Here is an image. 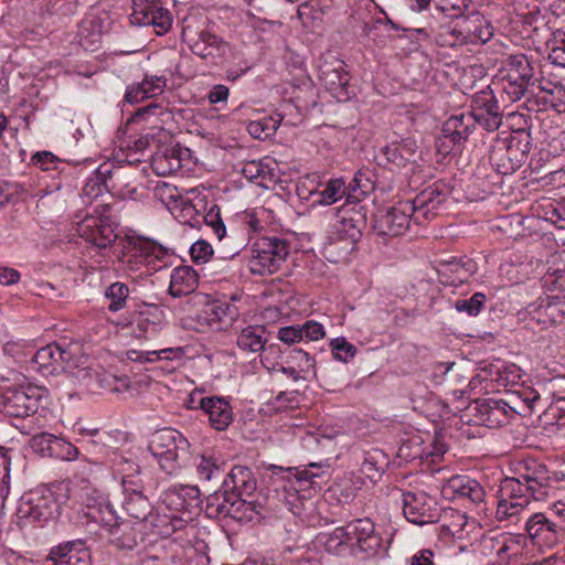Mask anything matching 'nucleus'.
<instances>
[{"label":"nucleus","instance_id":"nucleus-14","mask_svg":"<svg viewBox=\"0 0 565 565\" xmlns=\"http://www.w3.org/2000/svg\"><path fill=\"white\" fill-rule=\"evenodd\" d=\"M530 151L529 136L522 141L519 137H511L507 145L493 147L490 152V162L500 174H511L525 160Z\"/></svg>","mask_w":565,"mask_h":565},{"label":"nucleus","instance_id":"nucleus-53","mask_svg":"<svg viewBox=\"0 0 565 565\" xmlns=\"http://www.w3.org/2000/svg\"><path fill=\"white\" fill-rule=\"evenodd\" d=\"M333 359L343 363L350 362L356 354L358 349L344 337H339L330 342Z\"/></svg>","mask_w":565,"mask_h":565},{"label":"nucleus","instance_id":"nucleus-38","mask_svg":"<svg viewBox=\"0 0 565 565\" xmlns=\"http://www.w3.org/2000/svg\"><path fill=\"white\" fill-rule=\"evenodd\" d=\"M465 18L467 31H469V44H484L492 39L494 29L480 12L473 11Z\"/></svg>","mask_w":565,"mask_h":565},{"label":"nucleus","instance_id":"nucleus-16","mask_svg":"<svg viewBox=\"0 0 565 565\" xmlns=\"http://www.w3.org/2000/svg\"><path fill=\"white\" fill-rule=\"evenodd\" d=\"M470 108L468 116H471L475 124H479L486 130L494 131L501 126L502 116L498 100L490 88L476 93Z\"/></svg>","mask_w":565,"mask_h":565},{"label":"nucleus","instance_id":"nucleus-63","mask_svg":"<svg viewBox=\"0 0 565 565\" xmlns=\"http://www.w3.org/2000/svg\"><path fill=\"white\" fill-rule=\"evenodd\" d=\"M289 359L297 364L301 373H309L315 370L313 358L303 350H292L289 352Z\"/></svg>","mask_w":565,"mask_h":565},{"label":"nucleus","instance_id":"nucleus-44","mask_svg":"<svg viewBox=\"0 0 565 565\" xmlns=\"http://www.w3.org/2000/svg\"><path fill=\"white\" fill-rule=\"evenodd\" d=\"M131 21L140 25H154L160 28L162 32H167L171 28L172 18L171 13L164 7L131 15Z\"/></svg>","mask_w":565,"mask_h":565},{"label":"nucleus","instance_id":"nucleus-21","mask_svg":"<svg viewBox=\"0 0 565 565\" xmlns=\"http://www.w3.org/2000/svg\"><path fill=\"white\" fill-rule=\"evenodd\" d=\"M482 424L489 428L505 426L520 411L504 399L488 398L477 405Z\"/></svg>","mask_w":565,"mask_h":565},{"label":"nucleus","instance_id":"nucleus-24","mask_svg":"<svg viewBox=\"0 0 565 565\" xmlns=\"http://www.w3.org/2000/svg\"><path fill=\"white\" fill-rule=\"evenodd\" d=\"M199 494L196 487L174 486L162 493L161 501L171 513L193 512L199 508Z\"/></svg>","mask_w":565,"mask_h":565},{"label":"nucleus","instance_id":"nucleus-35","mask_svg":"<svg viewBox=\"0 0 565 565\" xmlns=\"http://www.w3.org/2000/svg\"><path fill=\"white\" fill-rule=\"evenodd\" d=\"M546 46L548 53L545 62L539 65V74L543 81L551 75V67L565 68V32L555 33L553 39L546 42Z\"/></svg>","mask_w":565,"mask_h":565},{"label":"nucleus","instance_id":"nucleus-64","mask_svg":"<svg viewBox=\"0 0 565 565\" xmlns=\"http://www.w3.org/2000/svg\"><path fill=\"white\" fill-rule=\"evenodd\" d=\"M519 552V541L515 537H500V545L498 546V559L500 562L508 561L512 555Z\"/></svg>","mask_w":565,"mask_h":565},{"label":"nucleus","instance_id":"nucleus-57","mask_svg":"<svg viewBox=\"0 0 565 565\" xmlns=\"http://www.w3.org/2000/svg\"><path fill=\"white\" fill-rule=\"evenodd\" d=\"M452 522L449 524H443L440 527V534L443 536H451L454 539L462 540L463 532L468 525L467 518L465 514L459 512H452Z\"/></svg>","mask_w":565,"mask_h":565},{"label":"nucleus","instance_id":"nucleus-23","mask_svg":"<svg viewBox=\"0 0 565 565\" xmlns=\"http://www.w3.org/2000/svg\"><path fill=\"white\" fill-rule=\"evenodd\" d=\"M121 177H124L122 169H111L109 162H105L97 168L95 175L86 181L82 194L90 203L94 199L102 195L105 190L115 189L119 185Z\"/></svg>","mask_w":565,"mask_h":565},{"label":"nucleus","instance_id":"nucleus-33","mask_svg":"<svg viewBox=\"0 0 565 565\" xmlns=\"http://www.w3.org/2000/svg\"><path fill=\"white\" fill-rule=\"evenodd\" d=\"M477 270V264L467 257H451L439 264L438 275L449 285H459L467 281Z\"/></svg>","mask_w":565,"mask_h":565},{"label":"nucleus","instance_id":"nucleus-12","mask_svg":"<svg viewBox=\"0 0 565 565\" xmlns=\"http://www.w3.org/2000/svg\"><path fill=\"white\" fill-rule=\"evenodd\" d=\"M81 498L78 518L83 520V523H96L102 527L116 524V511L104 493L86 487Z\"/></svg>","mask_w":565,"mask_h":565},{"label":"nucleus","instance_id":"nucleus-8","mask_svg":"<svg viewBox=\"0 0 565 565\" xmlns=\"http://www.w3.org/2000/svg\"><path fill=\"white\" fill-rule=\"evenodd\" d=\"M402 503L406 520L416 525L435 523L440 516L436 498L424 490L402 492Z\"/></svg>","mask_w":565,"mask_h":565},{"label":"nucleus","instance_id":"nucleus-56","mask_svg":"<svg viewBox=\"0 0 565 565\" xmlns=\"http://www.w3.org/2000/svg\"><path fill=\"white\" fill-rule=\"evenodd\" d=\"M284 351L278 343L265 344L262 349V363L267 370H276L282 360Z\"/></svg>","mask_w":565,"mask_h":565},{"label":"nucleus","instance_id":"nucleus-17","mask_svg":"<svg viewBox=\"0 0 565 565\" xmlns=\"http://www.w3.org/2000/svg\"><path fill=\"white\" fill-rule=\"evenodd\" d=\"M345 68V63L331 54L323 56L319 64V79L338 98L348 95L350 75Z\"/></svg>","mask_w":565,"mask_h":565},{"label":"nucleus","instance_id":"nucleus-9","mask_svg":"<svg viewBox=\"0 0 565 565\" xmlns=\"http://www.w3.org/2000/svg\"><path fill=\"white\" fill-rule=\"evenodd\" d=\"M57 511V503L51 494L30 493L21 498L17 516L21 527L43 526Z\"/></svg>","mask_w":565,"mask_h":565},{"label":"nucleus","instance_id":"nucleus-51","mask_svg":"<svg viewBox=\"0 0 565 565\" xmlns=\"http://www.w3.org/2000/svg\"><path fill=\"white\" fill-rule=\"evenodd\" d=\"M195 468L198 476L203 481H210L213 478L221 477V466L212 456L202 455L196 459Z\"/></svg>","mask_w":565,"mask_h":565},{"label":"nucleus","instance_id":"nucleus-43","mask_svg":"<svg viewBox=\"0 0 565 565\" xmlns=\"http://www.w3.org/2000/svg\"><path fill=\"white\" fill-rule=\"evenodd\" d=\"M502 92L510 102L520 100L535 83L500 70Z\"/></svg>","mask_w":565,"mask_h":565},{"label":"nucleus","instance_id":"nucleus-32","mask_svg":"<svg viewBox=\"0 0 565 565\" xmlns=\"http://www.w3.org/2000/svg\"><path fill=\"white\" fill-rule=\"evenodd\" d=\"M103 527L111 535V543L118 550L132 551L146 536L143 527H139L136 523L129 521L119 522L117 515L114 526Z\"/></svg>","mask_w":565,"mask_h":565},{"label":"nucleus","instance_id":"nucleus-58","mask_svg":"<svg viewBox=\"0 0 565 565\" xmlns=\"http://www.w3.org/2000/svg\"><path fill=\"white\" fill-rule=\"evenodd\" d=\"M543 301L553 326L559 323L565 318V298L559 295H553L543 299Z\"/></svg>","mask_w":565,"mask_h":565},{"label":"nucleus","instance_id":"nucleus-4","mask_svg":"<svg viewBox=\"0 0 565 565\" xmlns=\"http://www.w3.org/2000/svg\"><path fill=\"white\" fill-rule=\"evenodd\" d=\"M249 269L256 275L277 273L290 253L289 243L276 236L260 237L252 246Z\"/></svg>","mask_w":565,"mask_h":565},{"label":"nucleus","instance_id":"nucleus-13","mask_svg":"<svg viewBox=\"0 0 565 565\" xmlns=\"http://www.w3.org/2000/svg\"><path fill=\"white\" fill-rule=\"evenodd\" d=\"M41 393L39 387L8 388L1 397V412L12 418H25L36 413Z\"/></svg>","mask_w":565,"mask_h":565},{"label":"nucleus","instance_id":"nucleus-29","mask_svg":"<svg viewBox=\"0 0 565 565\" xmlns=\"http://www.w3.org/2000/svg\"><path fill=\"white\" fill-rule=\"evenodd\" d=\"M351 541H355L359 548L366 553H375L381 546V537L375 534L374 523L365 518L349 522L345 525Z\"/></svg>","mask_w":565,"mask_h":565},{"label":"nucleus","instance_id":"nucleus-40","mask_svg":"<svg viewBox=\"0 0 565 565\" xmlns=\"http://www.w3.org/2000/svg\"><path fill=\"white\" fill-rule=\"evenodd\" d=\"M416 151V141L411 138L402 139L398 142H392L384 148V154L387 161L397 167H405L408 162H414Z\"/></svg>","mask_w":565,"mask_h":565},{"label":"nucleus","instance_id":"nucleus-30","mask_svg":"<svg viewBox=\"0 0 565 565\" xmlns=\"http://www.w3.org/2000/svg\"><path fill=\"white\" fill-rule=\"evenodd\" d=\"M444 188V184L434 183L411 201L416 206V223H420L422 218L429 220L431 215L436 214L435 211L446 201L448 195Z\"/></svg>","mask_w":565,"mask_h":565},{"label":"nucleus","instance_id":"nucleus-31","mask_svg":"<svg viewBox=\"0 0 565 565\" xmlns=\"http://www.w3.org/2000/svg\"><path fill=\"white\" fill-rule=\"evenodd\" d=\"M443 493L451 494L454 498L468 499L475 504L483 502L486 497L484 489L477 480L460 475L452 476L447 480L443 487Z\"/></svg>","mask_w":565,"mask_h":565},{"label":"nucleus","instance_id":"nucleus-5","mask_svg":"<svg viewBox=\"0 0 565 565\" xmlns=\"http://www.w3.org/2000/svg\"><path fill=\"white\" fill-rule=\"evenodd\" d=\"M531 503V498L523 492L522 484L514 477L501 480L498 491L495 518L499 522L516 524Z\"/></svg>","mask_w":565,"mask_h":565},{"label":"nucleus","instance_id":"nucleus-61","mask_svg":"<svg viewBox=\"0 0 565 565\" xmlns=\"http://www.w3.org/2000/svg\"><path fill=\"white\" fill-rule=\"evenodd\" d=\"M203 218L205 224L213 230L218 239H222L225 236L226 228L221 218L220 209L217 206L211 207Z\"/></svg>","mask_w":565,"mask_h":565},{"label":"nucleus","instance_id":"nucleus-46","mask_svg":"<svg viewBox=\"0 0 565 565\" xmlns=\"http://www.w3.org/2000/svg\"><path fill=\"white\" fill-rule=\"evenodd\" d=\"M183 349L182 348H167L159 351H130L128 352V358L131 361L136 362H152L156 360H174L182 359Z\"/></svg>","mask_w":565,"mask_h":565},{"label":"nucleus","instance_id":"nucleus-10","mask_svg":"<svg viewBox=\"0 0 565 565\" xmlns=\"http://www.w3.org/2000/svg\"><path fill=\"white\" fill-rule=\"evenodd\" d=\"M416 206L411 201H399L379 212L373 227L381 236H399L409 227L412 217L416 222Z\"/></svg>","mask_w":565,"mask_h":565},{"label":"nucleus","instance_id":"nucleus-19","mask_svg":"<svg viewBox=\"0 0 565 565\" xmlns=\"http://www.w3.org/2000/svg\"><path fill=\"white\" fill-rule=\"evenodd\" d=\"M232 300H215L206 306L199 315L204 320L201 326H207L214 330H224L232 326L239 317V309Z\"/></svg>","mask_w":565,"mask_h":565},{"label":"nucleus","instance_id":"nucleus-50","mask_svg":"<svg viewBox=\"0 0 565 565\" xmlns=\"http://www.w3.org/2000/svg\"><path fill=\"white\" fill-rule=\"evenodd\" d=\"M540 88L550 94L551 105L558 111H565V88L558 81H540Z\"/></svg>","mask_w":565,"mask_h":565},{"label":"nucleus","instance_id":"nucleus-41","mask_svg":"<svg viewBox=\"0 0 565 565\" xmlns=\"http://www.w3.org/2000/svg\"><path fill=\"white\" fill-rule=\"evenodd\" d=\"M265 333L266 330L263 326H248L237 334L236 344L245 352H260L267 343Z\"/></svg>","mask_w":565,"mask_h":565},{"label":"nucleus","instance_id":"nucleus-49","mask_svg":"<svg viewBox=\"0 0 565 565\" xmlns=\"http://www.w3.org/2000/svg\"><path fill=\"white\" fill-rule=\"evenodd\" d=\"M129 296V288L126 284L116 281L105 290V297L110 301L108 310L111 312L119 311L126 305Z\"/></svg>","mask_w":565,"mask_h":565},{"label":"nucleus","instance_id":"nucleus-62","mask_svg":"<svg viewBox=\"0 0 565 565\" xmlns=\"http://www.w3.org/2000/svg\"><path fill=\"white\" fill-rule=\"evenodd\" d=\"M140 84L143 86L146 94L150 98L163 92L167 85V79L163 76L146 75Z\"/></svg>","mask_w":565,"mask_h":565},{"label":"nucleus","instance_id":"nucleus-3","mask_svg":"<svg viewBox=\"0 0 565 565\" xmlns=\"http://www.w3.org/2000/svg\"><path fill=\"white\" fill-rule=\"evenodd\" d=\"M149 449L157 458L161 469L168 475L179 470L188 458L189 443L177 430L158 431L150 441Z\"/></svg>","mask_w":565,"mask_h":565},{"label":"nucleus","instance_id":"nucleus-48","mask_svg":"<svg viewBox=\"0 0 565 565\" xmlns=\"http://www.w3.org/2000/svg\"><path fill=\"white\" fill-rule=\"evenodd\" d=\"M522 484L523 492L527 494L531 499L535 501H543L548 497L551 490V480L547 481H539V479H534L533 477H518Z\"/></svg>","mask_w":565,"mask_h":565},{"label":"nucleus","instance_id":"nucleus-60","mask_svg":"<svg viewBox=\"0 0 565 565\" xmlns=\"http://www.w3.org/2000/svg\"><path fill=\"white\" fill-rule=\"evenodd\" d=\"M351 542L345 525L337 527L326 540L324 546L327 551L340 552L345 550L347 544Z\"/></svg>","mask_w":565,"mask_h":565},{"label":"nucleus","instance_id":"nucleus-34","mask_svg":"<svg viewBox=\"0 0 565 565\" xmlns=\"http://www.w3.org/2000/svg\"><path fill=\"white\" fill-rule=\"evenodd\" d=\"M199 285V275L191 266H179L171 273L169 294L180 298L192 294Z\"/></svg>","mask_w":565,"mask_h":565},{"label":"nucleus","instance_id":"nucleus-55","mask_svg":"<svg viewBox=\"0 0 565 565\" xmlns=\"http://www.w3.org/2000/svg\"><path fill=\"white\" fill-rule=\"evenodd\" d=\"M345 194V185L342 179H331L326 188L320 192L319 202L324 205L335 203Z\"/></svg>","mask_w":565,"mask_h":565},{"label":"nucleus","instance_id":"nucleus-37","mask_svg":"<svg viewBox=\"0 0 565 565\" xmlns=\"http://www.w3.org/2000/svg\"><path fill=\"white\" fill-rule=\"evenodd\" d=\"M388 466V457L377 448L364 451L360 466L361 473L372 482H375L385 472Z\"/></svg>","mask_w":565,"mask_h":565},{"label":"nucleus","instance_id":"nucleus-7","mask_svg":"<svg viewBox=\"0 0 565 565\" xmlns=\"http://www.w3.org/2000/svg\"><path fill=\"white\" fill-rule=\"evenodd\" d=\"M108 212L107 204H98L94 207L93 213H87L76 224L77 234L99 249L111 246L117 239Z\"/></svg>","mask_w":565,"mask_h":565},{"label":"nucleus","instance_id":"nucleus-6","mask_svg":"<svg viewBox=\"0 0 565 565\" xmlns=\"http://www.w3.org/2000/svg\"><path fill=\"white\" fill-rule=\"evenodd\" d=\"M248 498L215 492L207 497L206 514L210 518H232L239 522L252 521L260 514L262 505Z\"/></svg>","mask_w":565,"mask_h":565},{"label":"nucleus","instance_id":"nucleus-27","mask_svg":"<svg viewBox=\"0 0 565 565\" xmlns=\"http://www.w3.org/2000/svg\"><path fill=\"white\" fill-rule=\"evenodd\" d=\"M285 478H289L296 486V497L305 498L303 492L316 490V487L320 489L319 480L324 478L327 471L323 469L321 463L311 462L303 469L299 468H287L286 471H281Z\"/></svg>","mask_w":565,"mask_h":565},{"label":"nucleus","instance_id":"nucleus-11","mask_svg":"<svg viewBox=\"0 0 565 565\" xmlns=\"http://www.w3.org/2000/svg\"><path fill=\"white\" fill-rule=\"evenodd\" d=\"M122 262L136 265L149 266L152 270H158L167 263L164 259L169 256L168 249L152 239L146 237L129 238Z\"/></svg>","mask_w":565,"mask_h":565},{"label":"nucleus","instance_id":"nucleus-59","mask_svg":"<svg viewBox=\"0 0 565 565\" xmlns=\"http://www.w3.org/2000/svg\"><path fill=\"white\" fill-rule=\"evenodd\" d=\"M527 315H529V323H535L541 329H546V328L553 326V323L551 322V319L548 317L547 309L545 307L543 299H541L536 303L529 306Z\"/></svg>","mask_w":565,"mask_h":565},{"label":"nucleus","instance_id":"nucleus-39","mask_svg":"<svg viewBox=\"0 0 565 565\" xmlns=\"http://www.w3.org/2000/svg\"><path fill=\"white\" fill-rule=\"evenodd\" d=\"M500 70L534 83L541 81L535 76V62L522 53L509 55L502 61Z\"/></svg>","mask_w":565,"mask_h":565},{"label":"nucleus","instance_id":"nucleus-47","mask_svg":"<svg viewBox=\"0 0 565 565\" xmlns=\"http://www.w3.org/2000/svg\"><path fill=\"white\" fill-rule=\"evenodd\" d=\"M170 514L161 513L158 509L151 511L149 518L143 523L142 527L147 534H154L159 536L167 537L169 536V524H170Z\"/></svg>","mask_w":565,"mask_h":565},{"label":"nucleus","instance_id":"nucleus-28","mask_svg":"<svg viewBox=\"0 0 565 565\" xmlns=\"http://www.w3.org/2000/svg\"><path fill=\"white\" fill-rule=\"evenodd\" d=\"M349 201L350 195L347 199V203L339 210L337 231L343 238L356 242L366 225V217L362 212V206L359 209H355V206L350 207Z\"/></svg>","mask_w":565,"mask_h":565},{"label":"nucleus","instance_id":"nucleus-25","mask_svg":"<svg viewBox=\"0 0 565 565\" xmlns=\"http://www.w3.org/2000/svg\"><path fill=\"white\" fill-rule=\"evenodd\" d=\"M192 408H200L209 417V423L212 428L223 431L233 422V408L230 402L218 396H205L199 399L198 406Z\"/></svg>","mask_w":565,"mask_h":565},{"label":"nucleus","instance_id":"nucleus-26","mask_svg":"<svg viewBox=\"0 0 565 565\" xmlns=\"http://www.w3.org/2000/svg\"><path fill=\"white\" fill-rule=\"evenodd\" d=\"M222 489L221 494L252 497L257 489V480L249 467L236 465L223 480Z\"/></svg>","mask_w":565,"mask_h":565},{"label":"nucleus","instance_id":"nucleus-42","mask_svg":"<svg viewBox=\"0 0 565 565\" xmlns=\"http://www.w3.org/2000/svg\"><path fill=\"white\" fill-rule=\"evenodd\" d=\"M122 508L126 513L135 520L137 526L142 527L149 518L153 507L145 494L131 493V497H125Z\"/></svg>","mask_w":565,"mask_h":565},{"label":"nucleus","instance_id":"nucleus-15","mask_svg":"<svg viewBox=\"0 0 565 565\" xmlns=\"http://www.w3.org/2000/svg\"><path fill=\"white\" fill-rule=\"evenodd\" d=\"M562 525H556L548 512H536L530 515L525 522V531L534 545L539 547H554L562 540Z\"/></svg>","mask_w":565,"mask_h":565},{"label":"nucleus","instance_id":"nucleus-18","mask_svg":"<svg viewBox=\"0 0 565 565\" xmlns=\"http://www.w3.org/2000/svg\"><path fill=\"white\" fill-rule=\"evenodd\" d=\"M137 339H152L163 327V312L157 305L145 303L131 313L129 323Z\"/></svg>","mask_w":565,"mask_h":565},{"label":"nucleus","instance_id":"nucleus-2","mask_svg":"<svg viewBox=\"0 0 565 565\" xmlns=\"http://www.w3.org/2000/svg\"><path fill=\"white\" fill-rule=\"evenodd\" d=\"M440 47L456 49L469 44L465 17L450 18L441 11L431 13L426 25L414 30Z\"/></svg>","mask_w":565,"mask_h":565},{"label":"nucleus","instance_id":"nucleus-1","mask_svg":"<svg viewBox=\"0 0 565 565\" xmlns=\"http://www.w3.org/2000/svg\"><path fill=\"white\" fill-rule=\"evenodd\" d=\"M81 347L77 343L53 342L39 349L29 361V370L44 376L57 375L82 364Z\"/></svg>","mask_w":565,"mask_h":565},{"label":"nucleus","instance_id":"nucleus-20","mask_svg":"<svg viewBox=\"0 0 565 565\" xmlns=\"http://www.w3.org/2000/svg\"><path fill=\"white\" fill-rule=\"evenodd\" d=\"M475 126V120L471 116H468V114H459L449 117L441 127L439 151H441V148H444L446 152L451 150L447 142L452 143L454 147L466 142L472 134Z\"/></svg>","mask_w":565,"mask_h":565},{"label":"nucleus","instance_id":"nucleus-52","mask_svg":"<svg viewBox=\"0 0 565 565\" xmlns=\"http://www.w3.org/2000/svg\"><path fill=\"white\" fill-rule=\"evenodd\" d=\"M135 117L140 119H149L151 117L158 118L162 124L167 122L171 118L167 103L151 102L148 105L140 107L136 110Z\"/></svg>","mask_w":565,"mask_h":565},{"label":"nucleus","instance_id":"nucleus-22","mask_svg":"<svg viewBox=\"0 0 565 565\" xmlns=\"http://www.w3.org/2000/svg\"><path fill=\"white\" fill-rule=\"evenodd\" d=\"M46 565H90L89 551L82 540L63 542L51 548Z\"/></svg>","mask_w":565,"mask_h":565},{"label":"nucleus","instance_id":"nucleus-36","mask_svg":"<svg viewBox=\"0 0 565 565\" xmlns=\"http://www.w3.org/2000/svg\"><path fill=\"white\" fill-rule=\"evenodd\" d=\"M190 47L192 53L201 58H215L225 54L227 44L217 35L203 31Z\"/></svg>","mask_w":565,"mask_h":565},{"label":"nucleus","instance_id":"nucleus-54","mask_svg":"<svg viewBox=\"0 0 565 565\" xmlns=\"http://www.w3.org/2000/svg\"><path fill=\"white\" fill-rule=\"evenodd\" d=\"M484 303L486 295L476 292L469 299L456 300L454 307L458 312H466L469 317H476L480 313Z\"/></svg>","mask_w":565,"mask_h":565},{"label":"nucleus","instance_id":"nucleus-45","mask_svg":"<svg viewBox=\"0 0 565 565\" xmlns=\"http://www.w3.org/2000/svg\"><path fill=\"white\" fill-rule=\"evenodd\" d=\"M282 120L281 115L264 116L259 119L252 120L247 125L248 134L255 139H267L278 129Z\"/></svg>","mask_w":565,"mask_h":565}]
</instances>
